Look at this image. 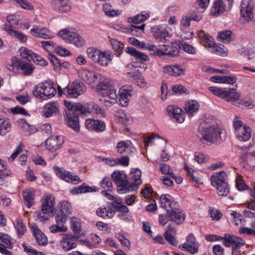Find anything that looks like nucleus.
<instances>
[{
  "label": "nucleus",
  "mask_w": 255,
  "mask_h": 255,
  "mask_svg": "<svg viewBox=\"0 0 255 255\" xmlns=\"http://www.w3.org/2000/svg\"><path fill=\"white\" fill-rule=\"evenodd\" d=\"M141 172L140 170L138 169H132L131 171H130L129 176L130 180L132 181L129 182L130 184L129 187H130L131 188V191L137 189L138 187V186L141 184Z\"/></svg>",
  "instance_id": "obj_23"
},
{
  "label": "nucleus",
  "mask_w": 255,
  "mask_h": 255,
  "mask_svg": "<svg viewBox=\"0 0 255 255\" xmlns=\"http://www.w3.org/2000/svg\"><path fill=\"white\" fill-rule=\"evenodd\" d=\"M234 37V34L232 31L229 30L222 31L218 33L219 40L224 43H230L233 40Z\"/></svg>",
  "instance_id": "obj_39"
},
{
  "label": "nucleus",
  "mask_w": 255,
  "mask_h": 255,
  "mask_svg": "<svg viewBox=\"0 0 255 255\" xmlns=\"http://www.w3.org/2000/svg\"><path fill=\"white\" fill-rule=\"evenodd\" d=\"M74 237L66 235L61 240L60 246L65 251H69L76 247L77 245L73 240Z\"/></svg>",
  "instance_id": "obj_32"
},
{
  "label": "nucleus",
  "mask_w": 255,
  "mask_h": 255,
  "mask_svg": "<svg viewBox=\"0 0 255 255\" xmlns=\"http://www.w3.org/2000/svg\"><path fill=\"white\" fill-rule=\"evenodd\" d=\"M254 3L251 0H243L241 3V18L240 22L241 24H255L253 14Z\"/></svg>",
  "instance_id": "obj_4"
},
{
  "label": "nucleus",
  "mask_w": 255,
  "mask_h": 255,
  "mask_svg": "<svg viewBox=\"0 0 255 255\" xmlns=\"http://www.w3.org/2000/svg\"><path fill=\"white\" fill-rule=\"evenodd\" d=\"M67 217L68 215H66L65 214L58 211L55 216L57 224L63 226V224L66 222Z\"/></svg>",
  "instance_id": "obj_61"
},
{
  "label": "nucleus",
  "mask_w": 255,
  "mask_h": 255,
  "mask_svg": "<svg viewBox=\"0 0 255 255\" xmlns=\"http://www.w3.org/2000/svg\"><path fill=\"white\" fill-rule=\"evenodd\" d=\"M134 83L138 86L144 88L146 87L147 82L144 78L141 75H136L133 78Z\"/></svg>",
  "instance_id": "obj_60"
},
{
  "label": "nucleus",
  "mask_w": 255,
  "mask_h": 255,
  "mask_svg": "<svg viewBox=\"0 0 255 255\" xmlns=\"http://www.w3.org/2000/svg\"><path fill=\"white\" fill-rule=\"evenodd\" d=\"M41 202V212L37 214V217L40 222H44L48 219L49 216L53 215L55 198L51 194L44 195Z\"/></svg>",
  "instance_id": "obj_2"
},
{
  "label": "nucleus",
  "mask_w": 255,
  "mask_h": 255,
  "mask_svg": "<svg viewBox=\"0 0 255 255\" xmlns=\"http://www.w3.org/2000/svg\"><path fill=\"white\" fill-rule=\"evenodd\" d=\"M147 49L151 54L162 56L163 55V51H162V46L161 47H157L156 45L153 44H145V47L144 48Z\"/></svg>",
  "instance_id": "obj_53"
},
{
  "label": "nucleus",
  "mask_w": 255,
  "mask_h": 255,
  "mask_svg": "<svg viewBox=\"0 0 255 255\" xmlns=\"http://www.w3.org/2000/svg\"><path fill=\"white\" fill-rule=\"evenodd\" d=\"M86 90V86L83 82L75 81L64 89V93L70 98H77Z\"/></svg>",
  "instance_id": "obj_10"
},
{
  "label": "nucleus",
  "mask_w": 255,
  "mask_h": 255,
  "mask_svg": "<svg viewBox=\"0 0 255 255\" xmlns=\"http://www.w3.org/2000/svg\"><path fill=\"white\" fill-rule=\"evenodd\" d=\"M113 49L116 52L117 56H119L124 48L123 44L116 39L113 38L110 41Z\"/></svg>",
  "instance_id": "obj_50"
},
{
  "label": "nucleus",
  "mask_w": 255,
  "mask_h": 255,
  "mask_svg": "<svg viewBox=\"0 0 255 255\" xmlns=\"http://www.w3.org/2000/svg\"><path fill=\"white\" fill-rule=\"evenodd\" d=\"M163 71L164 73L177 77L183 75L185 70L180 65H167L163 67Z\"/></svg>",
  "instance_id": "obj_28"
},
{
  "label": "nucleus",
  "mask_w": 255,
  "mask_h": 255,
  "mask_svg": "<svg viewBox=\"0 0 255 255\" xmlns=\"http://www.w3.org/2000/svg\"><path fill=\"white\" fill-rule=\"evenodd\" d=\"M149 16L150 14L148 12L143 11L133 17H129L128 20V22L132 23L133 25L137 24L145 21Z\"/></svg>",
  "instance_id": "obj_40"
},
{
  "label": "nucleus",
  "mask_w": 255,
  "mask_h": 255,
  "mask_svg": "<svg viewBox=\"0 0 255 255\" xmlns=\"http://www.w3.org/2000/svg\"><path fill=\"white\" fill-rule=\"evenodd\" d=\"M79 115V113H74L73 111L70 110L65 116L67 124L76 132L79 131L80 129Z\"/></svg>",
  "instance_id": "obj_17"
},
{
  "label": "nucleus",
  "mask_w": 255,
  "mask_h": 255,
  "mask_svg": "<svg viewBox=\"0 0 255 255\" xmlns=\"http://www.w3.org/2000/svg\"><path fill=\"white\" fill-rule=\"evenodd\" d=\"M6 21L7 23H5L3 25V29L7 32V30L6 26L9 27V29H14L15 26L18 25V20L16 16L13 14L8 15L6 17Z\"/></svg>",
  "instance_id": "obj_42"
},
{
  "label": "nucleus",
  "mask_w": 255,
  "mask_h": 255,
  "mask_svg": "<svg viewBox=\"0 0 255 255\" xmlns=\"http://www.w3.org/2000/svg\"><path fill=\"white\" fill-rule=\"evenodd\" d=\"M110 100H107L106 98H100L99 101L107 107H111L117 101L118 95L115 89H111L108 92Z\"/></svg>",
  "instance_id": "obj_35"
},
{
  "label": "nucleus",
  "mask_w": 255,
  "mask_h": 255,
  "mask_svg": "<svg viewBox=\"0 0 255 255\" xmlns=\"http://www.w3.org/2000/svg\"><path fill=\"white\" fill-rule=\"evenodd\" d=\"M0 240L2 243L5 244L7 248L11 249L13 247V244L11 241V238L7 234L0 233Z\"/></svg>",
  "instance_id": "obj_58"
},
{
  "label": "nucleus",
  "mask_w": 255,
  "mask_h": 255,
  "mask_svg": "<svg viewBox=\"0 0 255 255\" xmlns=\"http://www.w3.org/2000/svg\"><path fill=\"white\" fill-rule=\"evenodd\" d=\"M168 216L170 221L176 223L177 224L182 223L185 219L184 215L180 211L178 206L175 204L172 207V209H168Z\"/></svg>",
  "instance_id": "obj_21"
},
{
  "label": "nucleus",
  "mask_w": 255,
  "mask_h": 255,
  "mask_svg": "<svg viewBox=\"0 0 255 255\" xmlns=\"http://www.w3.org/2000/svg\"><path fill=\"white\" fill-rule=\"evenodd\" d=\"M209 90L214 95L221 98L225 99L226 101L234 103L238 101L240 94L236 92L235 88H230L226 90L225 88L217 87H210Z\"/></svg>",
  "instance_id": "obj_5"
},
{
  "label": "nucleus",
  "mask_w": 255,
  "mask_h": 255,
  "mask_svg": "<svg viewBox=\"0 0 255 255\" xmlns=\"http://www.w3.org/2000/svg\"><path fill=\"white\" fill-rule=\"evenodd\" d=\"M22 246L25 252L29 255H45L42 252H38L30 246H27L25 244H22Z\"/></svg>",
  "instance_id": "obj_59"
},
{
  "label": "nucleus",
  "mask_w": 255,
  "mask_h": 255,
  "mask_svg": "<svg viewBox=\"0 0 255 255\" xmlns=\"http://www.w3.org/2000/svg\"><path fill=\"white\" fill-rule=\"evenodd\" d=\"M233 125L238 139L242 141L249 140L251 137L250 127L244 124L238 117H235Z\"/></svg>",
  "instance_id": "obj_8"
},
{
  "label": "nucleus",
  "mask_w": 255,
  "mask_h": 255,
  "mask_svg": "<svg viewBox=\"0 0 255 255\" xmlns=\"http://www.w3.org/2000/svg\"><path fill=\"white\" fill-rule=\"evenodd\" d=\"M57 175L65 181L74 184H77L81 182L80 177L72 172L66 171L62 168L54 167Z\"/></svg>",
  "instance_id": "obj_13"
},
{
  "label": "nucleus",
  "mask_w": 255,
  "mask_h": 255,
  "mask_svg": "<svg viewBox=\"0 0 255 255\" xmlns=\"http://www.w3.org/2000/svg\"><path fill=\"white\" fill-rule=\"evenodd\" d=\"M93 114H95L101 117H105L106 116V113L105 110L95 103H94L93 105Z\"/></svg>",
  "instance_id": "obj_63"
},
{
  "label": "nucleus",
  "mask_w": 255,
  "mask_h": 255,
  "mask_svg": "<svg viewBox=\"0 0 255 255\" xmlns=\"http://www.w3.org/2000/svg\"><path fill=\"white\" fill-rule=\"evenodd\" d=\"M23 196L25 202V205L29 208H30L34 201L33 194L29 191L23 192Z\"/></svg>",
  "instance_id": "obj_55"
},
{
  "label": "nucleus",
  "mask_w": 255,
  "mask_h": 255,
  "mask_svg": "<svg viewBox=\"0 0 255 255\" xmlns=\"http://www.w3.org/2000/svg\"><path fill=\"white\" fill-rule=\"evenodd\" d=\"M58 35L66 42L73 44L77 47H81L85 43L84 40L78 33L68 28L61 30Z\"/></svg>",
  "instance_id": "obj_7"
},
{
  "label": "nucleus",
  "mask_w": 255,
  "mask_h": 255,
  "mask_svg": "<svg viewBox=\"0 0 255 255\" xmlns=\"http://www.w3.org/2000/svg\"><path fill=\"white\" fill-rule=\"evenodd\" d=\"M18 126L22 133L25 135H29L35 132L37 130L36 127L28 124L24 119H19L17 121Z\"/></svg>",
  "instance_id": "obj_27"
},
{
  "label": "nucleus",
  "mask_w": 255,
  "mask_h": 255,
  "mask_svg": "<svg viewBox=\"0 0 255 255\" xmlns=\"http://www.w3.org/2000/svg\"><path fill=\"white\" fill-rule=\"evenodd\" d=\"M103 9L106 15L110 16L118 15L121 13L120 11L115 10L112 8V6L108 3L103 5Z\"/></svg>",
  "instance_id": "obj_54"
},
{
  "label": "nucleus",
  "mask_w": 255,
  "mask_h": 255,
  "mask_svg": "<svg viewBox=\"0 0 255 255\" xmlns=\"http://www.w3.org/2000/svg\"><path fill=\"white\" fill-rule=\"evenodd\" d=\"M20 56L24 59L30 62L33 61L36 64L40 66H46L48 64L47 62L42 57L34 53L31 50L27 48H21L20 49Z\"/></svg>",
  "instance_id": "obj_12"
},
{
  "label": "nucleus",
  "mask_w": 255,
  "mask_h": 255,
  "mask_svg": "<svg viewBox=\"0 0 255 255\" xmlns=\"http://www.w3.org/2000/svg\"><path fill=\"white\" fill-rule=\"evenodd\" d=\"M133 89L131 86L124 85L122 87L119 91L120 105L123 107H127L132 97Z\"/></svg>",
  "instance_id": "obj_15"
},
{
  "label": "nucleus",
  "mask_w": 255,
  "mask_h": 255,
  "mask_svg": "<svg viewBox=\"0 0 255 255\" xmlns=\"http://www.w3.org/2000/svg\"><path fill=\"white\" fill-rule=\"evenodd\" d=\"M33 233L37 244L40 246H44L47 243L46 237L37 227H32Z\"/></svg>",
  "instance_id": "obj_38"
},
{
  "label": "nucleus",
  "mask_w": 255,
  "mask_h": 255,
  "mask_svg": "<svg viewBox=\"0 0 255 255\" xmlns=\"http://www.w3.org/2000/svg\"><path fill=\"white\" fill-rule=\"evenodd\" d=\"M225 8L223 5V1L221 0H217L214 3L212 9V14L214 16H218L224 11Z\"/></svg>",
  "instance_id": "obj_44"
},
{
  "label": "nucleus",
  "mask_w": 255,
  "mask_h": 255,
  "mask_svg": "<svg viewBox=\"0 0 255 255\" xmlns=\"http://www.w3.org/2000/svg\"><path fill=\"white\" fill-rule=\"evenodd\" d=\"M115 214V211L112 208L109 204L107 207L98 208L97 211L98 216L103 218H112Z\"/></svg>",
  "instance_id": "obj_36"
},
{
  "label": "nucleus",
  "mask_w": 255,
  "mask_h": 255,
  "mask_svg": "<svg viewBox=\"0 0 255 255\" xmlns=\"http://www.w3.org/2000/svg\"><path fill=\"white\" fill-rule=\"evenodd\" d=\"M122 200L119 199H116L112 203H109V204L111 205L112 208H114L117 211L122 213H128L129 210L126 206L122 204Z\"/></svg>",
  "instance_id": "obj_41"
},
{
  "label": "nucleus",
  "mask_w": 255,
  "mask_h": 255,
  "mask_svg": "<svg viewBox=\"0 0 255 255\" xmlns=\"http://www.w3.org/2000/svg\"><path fill=\"white\" fill-rule=\"evenodd\" d=\"M118 152L121 154L124 153L131 154L135 151L132 143L129 140L119 142L117 145Z\"/></svg>",
  "instance_id": "obj_25"
},
{
  "label": "nucleus",
  "mask_w": 255,
  "mask_h": 255,
  "mask_svg": "<svg viewBox=\"0 0 255 255\" xmlns=\"http://www.w3.org/2000/svg\"><path fill=\"white\" fill-rule=\"evenodd\" d=\"M199 105L198 103L195 100H191L187 102L185 104V111L189 116H192L197 112L199 109Z\"/></svg>",
  "instance_id": "obj_37"
},
{
  "label": "nucleus",
  "mask_w": 255,
  "mask_h": 255,
  "mask_svg": "<svg viewBox=\"0 0 255 255\" xmlns=\"http://www.w3.org/2000/svg\"><path fill=\"white\" fill-rule=\"evenodd\" d=\"M11 124L7 120L0 118V135H4L11 129Z\"/></svg>",
  "instance_id": "obj_47"
},
{
  "label": "nucleus",
  "mask_w": 255,
  "mask_h": 255,
  "mask_svg": "<svg viewBox=\"0 0 255 255\" xmlns=\"http://www.w3.org/2000/svg\"><path fill=\"white\" fill-rule=\"evenodd\" d=\"M154 36L157 40L164 42L166 40V38L170 36V34L167 29L164 28L162 30L159 29L156 31L154 34Z\"/></svg>",
  "instance_id": "obj_51"
},
{
  "label": "nucleus",
  "mask_w": 255,
  "mask_h": 255,
  "mask_svg": "<svg viewBox=\"0 0 255 255\" xmlns=\"http://www.w3.org/2000/svg\"><path fill=\"white\" fill-rule=\"evenodd\" d=\"M60 111L59 105L57 102H51L46 104L43 108L42 114L46 118L58 113Z\"/></svg>",
  "instance_id": "obj_26"
},
{
  "label": "nucleus",
  "mask_w": 255,
  "mask_h": 255,
  "mask_svg": "<svg viewBox=\"0 0 255 255\" xmlns=\"http://www.w3.org/2000/svg\"><path fill=\"white\" fill-rule=\"evenodd\" d=\"M167 111L170 117L175 118L177 122L182 123L184 121L183 115L181 113L182 110L174 106H169Z\"/></svg>",
  "instance_id": "obj_30"
},
{
  "label": "nucleus",
  "mask_w": 255,
  "mask_h": 255,
  "mask_svg": "<svg viewBox=\"0 0 255 255\" xmlns=\"http://www.w3.org/2000/svg\"><path fill=\"white\" fill-rule=\"evenodd\" d=\"M194 159L196 162L201 164L207 162L208 160V157L206 156L204 153L199 152L196 153Z\"/></svg>",
  "instance_id": "obj_64"
},
{
  "label": "nucleus",
  "mask_w": 255,
  "mask_h": 255,
  "mask_svg": "<svg viewBox=\"0 0 255 255\" xmlns=\"http://www.w3.org/2000/svg\"><path fill=\"white\" fill-rule=\"evenodd\" d=\"M71 227L75 233H79L81 229L80 221L79 219L73 217L71 219Z\"/></svg>",
  "instance_id": "obj_57"
},
{
  "label": "nucleus",
  "mask_w": 255,
  "mask_h": 255,
  "mask_svg": "<svg viewBox=\"0 0 255 255\" xmlns=\"http://www.w3.org/2000/svg\"><path fill=\"white\" fill-rule=\"evenodd\" d=\"M96 88L98 91L103 92H109L113 87V82L110 79L100 74L96 81Z\"/></svg>",
  "instance_id": "obj_18"
},
{
  "label": "nucleus",
  "mask_w": 255,
  "mask_h": 255,
  "mask_svg": "<svg viewBox=\"0 0 255 255\" xmlns=\"http://www.w3.org/2000/svg\"><path fill=\"white\" fill-rule=\"evenodd\" d=\"M100 74L95 73L86 69H83L79 72L81 78L88 84L95 85Z\"/></svg>",
  "instance_id": "obj_20"
},
{
  "label": "nucleus",
  "mask_w": 255,
  "mask_h": 255,
  "mask_svg": "<svg viewBox=\"0 0 255 255\" xmlns=\"http://www.w3.org/2000/svg\"><path fill=\"white\" fill-rule=\"evenodd\" d=\"M252 147V145L250 143L248 146H243L239 147V148L245 151L243 153V159L251 167H255V151L253 152L249 151Z\"/></svg>",
  "instance_id": "obj_19"
},
{
  "label": "nucleus",
  "mask_w": 255,
  "mask_h": 255,
  "mask_svg": "<svg viewBox=\"0 0 255 255\" xmlns=\"http://www.w3.org/2000/svg\"><path fill=\"white\" fill-rule=\"evenodd\" d=\"M199 244L193 234H189L186 238V242L180 246V248L191 254H196L198 252Z\"/></svg>",
  "instance_id": "obj_14"
},
{
  "label": "nucleus",
  "mask_w": 255,
  "mask_h": 255,
  "mask_svg": "<svg viewBox=\"0 0 255 255\" xmlns=\"http://www.w3.org/2000/svg\"><path fill=\"white\" fill-rule=\"evenodd\" d=\"M102 51L94 47L88 48L87 53L88 57L95 62L97 63Z\"/></svg>",
  "instance_id": "obj_45"
},
{
  "label": "nucleus",
  "mask_w": 255,
  "mask_h": 255,
  "mask_svg": "<svg viewBox=\"0 0 255 255\" xmlns=\"http://www.w3.org/2000/svg\"><path fill=\"white\" fill-rule=\"evenodd\" d=\"M85 125L86 128L91 130H94L97 132H102L105 129L106 126L104 122L88 119L86 120Z\"/></svg>",
  "instance_id": "obj_22"
},
{
  "label": "nucleus",
  "mask_w": 255,
  "mask_h": 255,
  "mask_svg": "<svg viewBox=\"0 0 255 255\" xmlns=\"http://www.w3.org/2000/svg\"><path fill=\"white\" fill-rule=\"evenodd\" d=\"M30 33L33 36L43 39H50L53 37L48 29L39 26L31 28Z\"/></svg>",
  "instance_id": "obj_24"
},
{
  "label": "nucleus",
  "mask_w": 255,
  "mask_h": 255,
  "mask_svg": "<svg viewBox=\"0 0 255 255\" xmlns=\"http://www.w3.org/2000/svg\"><path fill=\"white\" fill-rule=\"evenodd\" d=\"M97 63L102 66H107L109 63L112 60V56L110 54L106 52H101L100 56H99Z\"/></svg>",
  "instance_id": "obj_49"
},
{
  "label": "nucleus",
  "mask_w": 255,
  "mask_h": 255,
  "mask_svg": "<svg viewBox=\"0 0 255 255\" xmlns=\"http://www.w3.org/2000/svg\"><path fill=\"white\" fill-rule=\"evenodd\" d=\"M180 48V46L176 43H172L170 45L168 46L163 45L162 46L163 55H167L171 57L177 56L179 55Z\"/></svg>",
  "instance_id": "obj_29"
},
{
  "label": "nucleus",
  "mask_w": 255,
  "mask_h": 255,
  "mask_svg": "<svg viewBox=\"0 0 255 255\" xmlns=\"http://www.w3.org/2000/svg\"><path fill=\"white\" fill-rule=\"evenodd\" d=\"M96 191V188L93 189L92 187L87 186L85 183H83L81 186L74 188L71 192L73 194H80Z\"/></svg>",
  "instance_id": "obj_43"
},
{
  "label": "nucleus",
  "mask_w": 255,
  "mask_h": 255,
  "mask_svg": "<svg viewBox=\"0 0 255 255\" xmlns=\"http://www.w3.org/2000/svg\"><path fill=\"white\" fill-rule=\"evenodd\" d=\"M212 52L221 56L225 57L227 56L228 50L225 47H221L220 46L214 47L212 49Z\"/></svg>",
  "instance_id": "obj_62"
},
{
  "label": "nucleus",
  "mask_w": 255,
  "mask_h": 255,
  "mask_svg": "<svg viewBox=\"0 0 255 255\" xmlns=\"http://www.w3.org/2000/svg\"><path fill=\"white\" fill-rule=\"evenodd\" d=\"M56 93V89L48 82L38 84L33 91V95L35 97L43 100L52 98Z\"/></svg>",
  "instance_id": "obj_6"
},
{
  "label": "nucleus",
  "mask_w": 255,
  "mask_h": 255,
  "mask_svg": "<svg viewBox=\"0 0 255 255\" xmlns=\"http://www.w3.org/2000/svg\"><path fill=\"white\" fill-rule=\"evenodd\" d=\"M7 30V33L11 36H13L17 38L20 41L25 42L26 41L27 38V36L21 32L18 31L14 30V29H9V27L6 26Z\"/></svg>",
  "instance_id": "obj_52"
},
{
  "label": "nucleus",
  "mask_w": 255,
  "mask_h": 255,
  "mask_svg": "<svg viewBox=\"0 0 255 255\" xmlns=\"http://www.w3.org/2000/svg\"><path fill=\"white\" fill-rule=\"evenodd\" d=\"M223 245L227 247H232L233 249H239L245 245V241L243 239L230 234H225Z\"/></svg>",
  "instance_id": "obj_11"
},
{
  "label": "nucleus",
  "mask_w": 255,
  "mask_h": 255,
  "mask_svg": "<svg viewBox=\"0 0 255 255\" xmlns=\"http://www.w3.org/2000/svg\"><path fill=\"white\" fill-rule=\"evenodd\" d=\"M14 225L18 236L21 237L26 231L25 226L23 224L22 221L18 219L16 220Z\"/></svg>",
  "instance_id": "obj_56"
},
{
  "label": "nucleus",
  "mask_w": 255,
  "mask_h": 255,
  "mask_svg": "<svg viewBox=\"0 0 255 255\" xmlns=\"http://www.w3.org/2000/svg\"><path fill=\"white\" fill-rule=\"evenodd\" d=\"M223 129L218 125L199 127L197 137L201 141L215 143L222 140Z\"/></svg>",
  "instance_id": "obj_1"
},
{
  "label": "nucleus",
  "mask_w": 255,
  "mask_h": 255,
  "mask_svg": "<svg viewBox=\"0 0 255 255\" xmlns=\"http://www.w3.org/2000/svg\"><path fill=\"white\" fill-rule=\"evenodd\" d=\"M94 102H89L84 105L82 104L76 105L75 106V109L78 111V113L80 115H84L88 116L93 114Z\"/></svg>",
  "instance_id": "obj_33"
},
{
  "label": "nucleus",
  "mask_w": 255,
  "mask_h": 255,
  "mask_svg": "<svg viewBox=\"0 0 255 255\" xmlns=\"http://www.w3.org/2000/svg\"><path fill=\"white\" fill-rule=\"evenodd\" d=\"M64 142L63 137L60 135H52L45 141L46 148L52 152L58 150Z\"/></svg>",
  "instance_id": "obj_16"
},
{
  "label": "nucleus",
  "mask_w": 255,
  "mask_h": 255,
  "mask_svg": "<svg viewBox=\"0 0 255 255\" xmlns=\"http://www.w3.org/2000/svg\"><path fill=\"white\" fill-rule=\"evenodd\" d=\"M111 177L117 185L119 192L125 193L131 191L127 175L123 171H115L112 174Z\"/></svg>",
  "instance_id": "obj_9"
},
{
  "label": "nucleus",
  "mask_w": 255,
  "mask_h": 255,
  "mask_svg": "<svg viewBox=\"0 0 255 255\" xmlns=\"http://www.w3.org/2000/svg\"><path fill=\"white\" fill-rule=\"evenodd\" d=\"M159 200L160 207L165 209L166 211L167 209L172 210L174 204L176 206H178V204L177 202H174L169 194L161 195Z\"/></svg>",
  "instance_id": "obj_31"
},
{
  "label": "nucleus",
  "mask_w": 255,
  "mask_h": 255,
  "mask_svg": "<svg viewBox=\"0 0 255 255\" xmlns=\"http://www.w3.org/2000/svg\"><path fill=\"white\" fill-rule=\"evenodd\" d=\"M59 212L65 214L66 215H69L72 213V208L71 204L67 201H61L59 205Z\"/></svg>",
  "instance_id": "obj_48"
},
{
  "label": "nucleus",
  "mask_w": 255,
  "mask_h": 255,
  "mask_svg": "<svg viewBox=\"0 0 255 255\" xmlns=\"http://www.w3.org/2000/svg\"><path fill=\"white\" fill-rule=\"evenodd\" d=\"M226 179L227 174L224 171L216 173L211 176V184L216 188L220 196H226L229 192Z\"/></svg>",
  "instance_id": "obj_3"
},
{
  "label": "nucleus",
  "mask_w": 255,
  "mask_h": 255,
  "mask_svg": "<svg viewBox=\"0 0 255 255\" xmlns=\"http://www.w3.org/2000/svg\"><path fill=\"white\" fill-rule=\"evenodd\" d=\"M127 53L134 57L140 62H143L149 60L148 57L145 54L141 53L132 47H127L125 49Z\"/></svg>",
  "instance_id": "obj_34"
},
{
  "label": "nucleus",
  "mask_w": 255,
  "mask_h": 255,
  "mask_svg": "<svg viewBox=\"0 0 255 255\" xmlns=\"http://www.w3.org/2000/svg\"><path fill=\"white\" fill-rule=\"evenodd\" d=\"M19 67L26 75L30 74L34 69L32 64L29 61L24 62V60L19 61Z\"/></svg>",
  "instance_id": "obj_46"
}]
</instances>
